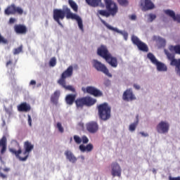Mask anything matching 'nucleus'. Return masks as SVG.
Masks as SVG:
<instances>
[{
  "label": "nucleus",
  "instance_id": "nucleus-1",
  "mask_svg": "<svg viewBox=\"0 0 180 180\" xmlns=\"http://www.w3.org/2000/svg\"><path fill=\"white\" fill-rule=\"evenodd\" d=\"M97 54L100 57H102V58H104L106 63L112 67V68H117L119 64L117 62V58L112 56V54L109 53L107 46L101 45L97 49Z\"/></svg>",
  "mask_w": 180,
  "mask_h": 180
},
{
  "label": "nucleus",
  "instance_id": "nucleus-2",
  "mask_svg": "<svg viewBox=\"0 0 180 180\" xmlns=\"http://www.w3.org/2000/svg\"><path fill=\"white\" fill-rule=\"evenodd\" d=\"M12 147L9 148L10 153L16 157L19 161H26L29 158L30 153L24 150H22V146L17 141H12Z\"/></svg>",
  "mask_w": 180,
  "mask_h": 180
},
{
  "label": "nucleus",
  "instance_id": "nucleus-3",
  "mask_svg": "<svg viewBox=\"0 0 180 180\" xmlns=\"http://www.w3.org/2000/svg\"><path fill=\"white\" fill-rule=\"evenodd\" d=\"M97 109L99 119L103 120L104 122L109 120L112 108L110 107L108 103L100 104L98 105Z\"/></svg>",
  "mask_w": 180,
  "mask_h": 180
},
{
  "label": "nucleus",
  "instance_id": "nucleus-4",
  "mask_svg": "<svg viewBox=\"0 0 180 180\" xmlns=\"http://www.w3.org/2000/svg\"><path fill=\"white\" fill-rule=\"evenodd\" d=\"M94 103H96V99L90 96L78 98L75 100V105L77 108L82 109L84 106H93Z\"/></svg>",
  "mask_w": 180,
  "mask_h": 180
},
{
  "label": "nucleus",
  "instance_id": "nucleus-5",
  "mask_svg": "<svg viewBox=\"0 0 180 180\" xmlns=\"http://www.w3.org/2000/svg\"><path fill=\"white\" fill-rule=\"evenodd\" d=\"M67 8H68V6H64L63 10L58 8L53 10V20L55 22H57L58 25H59V26H61V27H63V24L60 20H64V18H65V14L67 16V11H65V9H67Z\"/></svg>",
  "mask_w": 180,
  "mask_h": 180
},
{
  "label": "nucleus",
  "instance_id": "nucleus-6",
  "mask_svg": "<svg viewBox=\"0 0 180 180\" xmlns=\"http://www.w3.org/2000/svg\"><path fill=\"white\" fill-rule=\"evenodd\" d=\"M65 12L67 13V19H72V20H77L79 28L82 32H84V24H82V19L78 15L71 13V9L69 8H65Z\"/></svg>",
  "mask_w": 180,
  "mask_h": 180
},
{
  "label": "nucleus",
  "instance_id": "nucleus-7",
  "mask_svg": "<svg viewBox=\"0 0 180 180\" xmlns=\"http://www.w3.org/2000/svg\"><path fill=\"white\" fill-rule=\"evenodd\" d=\"M104 2L105 4V8L108 11L109 14L111 16H115V15H116L119 11L117 4H116V3L112 0H104Z\"/></svg>",
  "mask_w": 180,
  "mask_h": 180
},
{
  "label": "nucleus",
  "instance_id": "nucleus-8",
  "mask_svg": "<svg viewBox=\"0 0 180 180\" xmlns=\"http://www.w3.org/2000/svg\"><path fill=\"white\" fill-rule=\"evenodd\" d=\"M147 57L153 64H155V65H156L158 71L165 72L167 71V70H168L167 65L161 62H158L154 54H153L152 53H148Z\"/></svg>",
  "mask_w": 180,
  "mask_h": 180
},
{
  "label": "nucleus",
  "instance_id": "nucleus-9",
  "mask_svg": "<svg viewBox=\"0 0 180 180\" xmlns=\"http://www.w3.org/2000/svg\"><path fill=\"white\" fill-rule=\"evenodd\" d=\"M93 66L94 67V68H96L97 71H99L100 72H103V74H105V75H107V77L112 78V74L109 72V69H108L106 65H105L102 63L96 60H94L93 61Z\"/></svg>",
  "mask_w": 180,
  "mask_h": 180
},
{
  "label": "nucleus",
  "instance_id": "nucleus-10",
  "mask_svg": "<svg viewBox=\"0 0 180 180\" xmlns=\"http://www.w3.org/2000/svg\"><path fill=\"white\" fill-rule=\"evenodd\" d=\"M6 15H15L18 13V15H23V9L20 7H17L15 4H13L8 6L4 11Z\"/></svg>",
  "mask_w": 180,
  "mask_h": 180
},
{
  "label": "nucleus",
  "instance_id": "nucleus-11",
  "mask_svg": "<svg viewBox=\"0 0 180 180\" xmlns=\"http://www.w3.org/2000/svg\"><path fill=\"white\" fill-rule=\"evenodd\" d=\"M131 41L135 46H136L141 51H148V46H147V44H146L144 42L141 41L139 37L132 35L131 36Z\"/></svg>",
  "mask_w": 180,
  "mask_h": 180
},
{
  "label": "nucleus",
  "instance_id": "nucleus-12",
  "mask_svg": "<svg viewBox=\"0 0 180 180\" xmlns=\"http://www.w3.org/2000/svg\"><path fill=\"white\" fill-rule=\"evenodd\" d=\"M110 168V174L112 178H115V176L120 178L122 176V167H120L119 163L116 162L111 163Z\"/></svg>",
  "mask_w": 180,
  "mask_h": 180
},
{
  "label": "nucleus",
  "instance_id": "nucleus-13",
  "mask_svg": "<svg viewBox=\"0 0 180 180\" xmlns=\"http://www.w3.org/2000/svg\"><path fill=\"white\" fill-rule=\"evenodd\" d=\"M86 130L91 134H95L99 130V124L96 121L89 122L86 124Z\"/></svg>",
  "mask_w": 180,
  "mask_h": 180
},
{
  "label": "nucleus",
  "instance_id": "nucleus-14",
  "mask_svg": "<svg viewBox=\"0 0 180 180\" xmlns=\"http://www.w3.org/2000/svg\"><path fill=\"white\" fill-rule=\"evenodd\" d=\"M156 130L158 133H160V134H165V133L169 131V123L165 121L160 122L157 125Z\"/></svg>",
  "mask_w": 180,
  "mask_h": 180
},
{
  "label": "nucleus",
  "instance_id": "nucleus-15",
  "mask_svg": "<svg viewBox=\"0 0 180 180\" xmlns=\"http://www.w3.org/2000/svg\"><path fill=\"white\" fill-rule=\"evenodd\" d=\"M101 23H103V25H104V26H105V27H107V29H108L109 30H112V32H116L117 33H120V34H122L124 40H127V38L129 37V34L127 32L120 31L117 28H115V27H112L111 25L108 24V22H106V21H105L104 20H103L101 18Z\"/></svg>",
  "mask_w": 180,
  "mask_h": 180
},
{
  "label": "nucleus",
  "instance_id": "nucleus-16",
  "mask_svg": "<svg viewBox=\"0 0 180 180\" xmlns=\"http://www.w3.org/2000/svg\"><path fill=\"white\" fill-rule=\"evenodd\" d=\"M82 91L84 93L86 92V94L93 95V96H102V95H103L101 90H99L94 86H87L86 88L82 87Z\"/></svg>",
  "mask_w": 180,
  "mask_h": 180
},
{
  "label": "nucleus",
  "instance_id": "nucleus-17",
  "mask_svg": "<svg viewBox=\"0 0 180 180\" xmlns=\"http://www.w3.org/2000/svg\"><path fill=\"white\" fill-rule=\"evenodd\" d=\"M141 6L143 12L151 11L155 8L154 3L151 0H141Z\"/></svg>",
  "mask_w": 180,
  "mask_h": 180
},
{
  "label": "nucleus",
  "instance_id": "nucleus-18",
  "mask_svg": "<svg viewBox=\"0 0 180 180\" xmlns=\"http://www.w3.org/2000/svg\"><path fill=\"white\" fill-rule=\"evenodd\" d=\"M122 99L123 101H125V102L136 101V96L133 94L131 89H128L123 93Z\"/></svg>",
  "mask_w": 180,
  "mask_h": 180
},
{
  "label": "nucleus",
  "instance_id": "nucleus-19",
  "mask_svg": "<svg viewBox=\"0 0 180 180\" xmlns=\"http://www.w3.org/2000/svg\"><path fill=\"white\" fill-rule=\"evenodd\" d=\"M73 68L72 66H69L66 70H65L62 75L60 78L58 80V82L65 81L66 78L68 77H71L72 75Z\"/></svg>",
  "mask_w": 180,
  "mask_h": 180
},
{
  "label": "nucleus",
  "instance_id": "nucleus-20",
  "mask_svg": "<svg viewBox=\"0 0 180 180\" xmlns=\"http://www.w3.org/2000/svg\"><path fill=\"white\" fill-rule=\"evenodd\" d=\"M14 30L17 34H26L27 27L25 25L19 24L14 26Z\"/></svg>",
  "mask_w": 180,
  "mask_h": 180
},
{
  "label": "nucleus",
  "instance_id": "nucleus-21",
  "mask_svg": "<svg viewBox=\"0 0 180 180\" xmlns=\"http://www.w3.org/2000/svg\"><path fill=\"white\" fill-rule=\"evenodd\" d=\"M165 13L172 18L174 22H177V23H180V14H175V12L172 10H166L165 11Z\"/></svg>",
  "mask_w": 180,
  "mask_h": 180
},
{
  "label": "nucleus",
  "instance_id": "nucleus-22",
  "mask_svg": "<svg viewBox=\"0 0 180 180\" xmlns=\"http://www.w3.org/2000/svg\"><path fill=\"white\" fill-rule=\"evenodd\" d=\"M8 143V139H6V136H3L0 139V148H1L0 153L3 155L4 153H6V146Z\"/></svg>",
  "mask_w": 180,
  "mask_h": 180
},
{
  "label": "nucleus",
  "instance_id": "nucleus-23",
  "mask_svg": "<svg viewBox=\"0 0 180 180\" xmlns=\"http://www.w3.org/2000/svg\"><path fill=\"white\" fill-rule=\"evenodd\" d=\"M79 150H80L82 153H91V151L94 150V145L89 143L85 146L84 144H81L79 146Z\"/></svg>",
  "mask_w": 180,
  "mask_h": 180
},
{
  "label": "nucleus",
  "instance_id": "nucleus-24",
  "mask_svg": "<svg viewBox=\"0 0 180 180\" xmlns=\"http://www.w3.org/2000/svg\"><path fill=\"white\" fill-rule=\"evenodd\" d=\"M30 104H28L26 102L22 103L18 105V110L19 112H30Z\"/></svg>",
  "mask_w": 180,
  "mask_h": 180
},
{
  "label": "nucleus",
  "instance_id": "nucleus-25",
  "mask_svg": "<svg viewBox=\"0 0 180 180\" xmlns=\"http://www.w3.org/2000/svg\"><path fill=\"white\" fill-rule=\"evenodd\" d=\"M75 98H77V95L75 94H68L65 98V103L67 105L71 106L74 105V102L75 103Z\"/></svg>",
  "mask_w": 180,
  "mask_h": 180
},
{
  "label": "nucleus",
  "instance_id": "nucleus-26",
  "mask_svg": "<svg viewBox=\"0 0 180 180\" xmlns=\"http://www.w3.org/2000/svg\"><path fill=\"white\" fill-rule=\"evenodd\" d=\"M60 91H56L51 96V102L53 103V105H58V99L60 98Z\"/></svg>",
  "mask_w": 180,
  "mask_h": 180
},
{
  "label": "nucleus",
  "instance_id": "nucleus-27",
  "mask_svg": "<svg viewBox=\"0 0 180 180\" xmlns=\"http://www.w3.org/2000/svg\"><path fill=\"white\" fill-rule=\"evenodd\" d=\"M58 84L60 85L62 88H64L67 91H70L71 92H75V89L71 85L67 86V82L65 80V81L61 80L60 82H58Z\"/></svg>",
  "mask_w": 180,
  "mask_h": 180
},
{
  "label": "nucleus",
  "instance_id": "nucleus-28",
  "mask_svg": "<svg viewBox=\"0 0 180 180\" xmlns=\"http://www.w3.org/2000/svg\"><path fill=\"white\" fill-rule=\"evenodd\" d=\"M65 155L67 160H68L70 162H73V163L77 162V158L74 155L72 152H71L70 150H66L65 152Z\"/></svg>",
  "mask_w": 180,
  "mask_h": 180
},
{
  "label": "nucleus",
  "instance_id": "nucleus-29",
  "mask_svg": "<svg viewBox=\"0 0 180 180\" xmlns=\"http://www.w3.org/2000/svg\"><path fill=\"white\" fill-rule=\"evenodd\" d=\"M33 148H34V145L32 144V142L29 141H26L25 142H24L25 151L30 154Z\"/></svg>",
  "mask_w": 180,
  "mask_h": 180
},
{
  "label": "nucleus",
  "instance_id": "nucleus-30",
  "mask_svg": "<svg viewBox=\"0 0 180 180\" xmlns=\"http://www.w3.org/2000/svg\"><path fill=\"white\" fill-rule=\"evenodd\" d=\"M86 4H88L90 6H93V8H96V6H99L102 3V0H86Z\"/></svg>",
  "mask_w": 180,
  "mask_h": 180
},
{
  "label": "nucleus",
  "instance_id": "nucleus-31",
  "mask_svg": "<svg viewBox=\"0 0 180 180\" xmlns=\"http://www.w3.org/2000/svg\"><path fill=\"white\" fill-rule=\"evenodd\" d=\"M172 67H175V72L180 77V58L173 62Z\"/></svg>",
  "mask_w": 180,
  "mask_h": 180
},
{
  "label": "nucleus",
  "instance_id": "nucleus-32",
  "mask_svg": "<svg viewBox=\"0 0 180 180\" xmlns=\"http://www.w3.org/2000/svg\"><path fill=\"white\" fill-rule=\"evenodd\" d=\"M166 56L168 58V60H169L170 61V65H173V63L174 61H177L178 59H175V55L169 53V52H166Z\"/></svg>",
  "mask_w": 180,
  "mask_h": 180
},
{
  "label": "nucleus",
  "instance_id": "nucleus-33",
  "mask_svg": "<svg viewBox=\"0 0 180 180\" xmlns=\"http://www.w3.org/2000/svg\"><path fill=\"white\" fill-rule=\"evenodd\" d=\"M97 15H100L101 16H105V18H109V16L111 15L108 10H98L97 11Z\"/></svg>",
  "mask_w": 180,
  "mask_h": 180
},
{
  "label": "nucleus",
  "instance_id": "nucleus-34",
  "mask_svg": "<svg viewBox=\"0 0 180 180\" xmlns=\"http://www.w3.org/2000/svg\"><path fill=\"white\" fill-rule=\"evenodd\" d=\"M68 4L75 12H78V5H77V3H75V1L72 0H69Z\"/></svg>",
  "mask_w": 180,
  "mask_h": 180
},
{
  "label": "nucleus",
  "instance_id": "nucleus-35",
  "mask_svg": "<svg viewBox=\"0 0 180 180\" xmlns=\"http://www.w3.org/2000/svg\"><path fill=\"white\" fill-rule=\"evenodd\" d=\"M138 124H139V118H137L136 122H133L129 125V131H134Z\"/></svg>",
  "mask_w": 180,
  "mask_h": 180
},
{
  "label": "nucleus",
  "instance_id": "nucleus-36",
  "mask_svg": "<svg viewBox=\"0 0 180 180\" xmlns=\"http://www.w3.org/2000/svg\"><path fill=\"white\" fill-rule=\"evenodd\" d=\"M171 50H174L176 54H180V45L172 46Z\"/></svg>",
  "mask_w": 180,
  "mask_h": 180
},
{
  "label": "nucleus",
  "instance_id": "nucleus-37",
  "mask_svg": "<svg viewBox=\"0 0 180 180\" xmlns=\"http://www.w3.org/2000/svg\"><path fill=\"white\" fill-rule=\"evenodd\" d=\"M23 50V46L21 45L18 48L14 49L13 54L14 56H16L17 54H19L20 53H22Z\"/></svg>",
  "mask_w": 180,
  "mask_h": 180
},
{
  "label": "nucleus",
  "instance_id": "nucleus-38",
  "mask_svg": "<svg viewBox=\"0 0 180 180\" xmlns=\"http://www.w3.org/2000/svg\"><path fill=\"white\" fill-rule=\"evenodd\" d=\"M56 64H57V59H56V57L51 58L49 61V65L51 67H56Z\"/></svg>",
  "mask_w": 180,
  "mask_h": 180
},
{
  "label": "nucleus",
  "instance_id": "nucleus-39",
  "mask_svg": "<svg viewBox=\"0 0 180 180\" xmlns=\"http://www.w3.org/2000/svg\"><path fill=\"white\" fill-rule=\"evenodd\" d=\"M73 139H74L76 144H81V143H82V138L78 136L77 135H75L73 136Z\"/></svg>",
  "mask_w": 180,
  "mask_h": 180
},
{
  "label": "nucleus",
  "instance_id": "nucleus-40",
  "mask_svg": "<svg viewBox=\"0 0 180 180\" xmlns=\"http://www.w3.org/2000/svg\"><path fill=\"white\" fill-rule=\"evenodd\" d=\"M56 127L60 133H64V128L63 127L61 122H58L56 124Z\"/></svg>",
  "mask_w": 180,
  "mask_h": 180
},
{
  "label": "nucleus",
  "instance_id": "nucleus-41",
  "mask_svg": "<svg viewBox=\"0 0 180 180\" xmlns=\"http://www.w3.org/2000/svg\"><path fill=\"white\" fill-rule=\"evenodd\" d=\"M156 18H157V15H155V14L150 13L148 15L149 22H153V20H155Z\"/></svg>",
  "mask_w": 180,
  "mask_h": 180
},
{
  "label": "nucleus",
  "instance_id": "nucleus-42",
  "mask_svg": "<svg viewBox=\"0 0 180 180\" xmlns=\"http://www.w3.org/2000/svg\"><path fill=\"white\" fill-rule=\"evenodd\" d=\"M118 3L120 4V5H121L122 6H127L129 2L127 1V0H117Z\"/></svg>",
  "mask_w": 180,
  "mask_h": 180
},
{
  "label": "nucleus",
  "instance_id": "nucleus-43",
  "mask_svg": "<svg viewBox=\"0 0 180 180\" xmlns=\"http://www.w3.org/2000/svg\"><path fill=\"white\" fill-rule=\"evenodd\" d=\"M2 43L3 44H8V39H5L2 35L0 34V44Z\"/></svg>",
  "mask_w": 180,
  "mask_h": 180
},
{
  "label": "nucleus",
  "instance_id": "nucleus-44",
  "mask_svg": "<svg viewBox=\"0 0 180 180\" xmlns=\"http://www.w3.org/2000/svg\"><path fill=\"white\" fill-rule=\"evenodd\" d=\"M82 141L83 144H88L89 143V139H88V137L86 136H82Z\"/></svg>",
  "mask_w": 180,
  "mask_h": 180
},
{
  "label": "nucleus",
  "instance_id": "nucleus-45",
  "mask_svg": "<svg viewBox=\"0 0 180 180\" xmlns=\"http://www.w3.org/2000/svg\"><path fill=\"white\" fill-rule=\"evenodd\" d=\"M15 22H16V19H15V18H11L9 19V23H10L11 25L13 24Z\"/></svg>",
  "mask_w": 180,
  "mask_h": 180
},
{
  "label": "nucleus",
  "instance_id": "nucleus-46",
  "mask_svg": "<svg viewBox=\"0 0 180 180\" xmlns=\"http://www.w3.org/2000/svg\"><path fill=\"white\" fill-rule=\"evenodd\" d=\"M139 134H141L142 137H148V134L144 133L143 131L139 132Z\"/></svg>",
  "mask_w": 180,
  "mask_h": 180
},
{
  "label": "nucleus",
  "instance_id": "nucleus-47",
  "mask_svg": "<svg viewBox=\"0 0 180 180\" xmlns=\"http://www.w3.org/2000/svg\"><path fill=\"white\" fill-rule=\"evenodd\" d=\"M28 124H30V126H32V117L30 116V115H28Z\"/></svg>",
  "mask_w": 180,
  "mask_h": 180
},
{
  "label": "nucleus",
  "instance_id": "nucleus-48",
  "mask_svg": "<svg viewBox=\"0 0 180 180\" xmlns=\"http://www.w3.org/2000/svg\"><path fill=\"white\" fill-rule=\"evenodd\" d=\"M129 18L131 20H136V19H137V16H136V15H131L129 16Z\"/></svg>",
  "mask_w": 180,
  "mask_h": 180
},
{
  "label": "nucleus",
  "instance_id": "nucleus-49",
  "mask_svg": "<svg viewBox=\"0 0 180 180\" xmlns=\"http://www.w3.org/2000/svg\"><path fill=\"white\" fill-rule=\"evenodd\" d=\"M13 61L12 60H9L8 61L6 62V66L9 67V65H12Z\"/></svg>",
  "mask_w": 180,
  "mask_h": 180
},
{
  "label": "nucleus",
  "instance_id": "nucleus-50",
  "mask_svg": "<svg viewBox=\"0 0 180 180\" xmlns=\"http://www.w3.org/2000/svg\"><path fill=\"white\" fill-rule=\"evenodd\" d=\"M169 180H180V176H177V177H169Z\"/></svg>",
  "mask_w": 180,
  "mask_h": 180
},
{
  "label": "nucleus",
  "instance_id": "nucleus-51",
  "mask_svg": "<svg viewBox=\"0 0 180 180\" xmlns=\"http://www.w3.org/2000/svg\"><path fill=\"white\" fill-rule=\"evenodd\" d=\"M134 88H135V89L139 90V89H140V85L134 84Z\"/></svg>",
  "mask_w": 180,
  "mask_h": 180
},
{
  "label": "nucleus",
  "instance_id": "nucleus-52",
  "mask_svg": "<svg viewBox=\"0 0 180 180\" xmlns=\"http://www.w3.org/2000/svg\"><path fill=\"white\" fill-rule=\"evenodd\" d=\"M30 85H36V80H31L30 82Z\"/></svg>",
  "mask_w": 180,
  "mask_h": 180
},
{
  "label": "nucleus",
  "instance_id": "nucleus-53",
  "mask_svg": "<svg viewBox=\"0 0 180 180\" xmlns=\"http://www.w3.org/2000/svg\"><path fill=\"white\" fill-rule=\"evenodd\" d=\"M0 176H1V178H3V179L6 178V175H5V174H4L2 173H0Z\"/></svg>",
  "mask_w": 180,
  "mask_h": 180
},
{
  "label": "nucleus",
  "instance_id": "nucleus-54",
  "mask_svg": "<svg viewBox=\"0 0 180 180\" xmlns=\"http://www.w3.org/2000/svg\"><path fill=\"white\" fill-rule=\"evenodd\" d=\"M4 171L5 172H8V171H9V169H8V168L4 169Z\"/></svg>",
  "mask_w": 180,
  "mask_h": 180
},
{
  "label": "nucleus",
  "instance_id": "nucleus-55",
  "mask_svg": "<svg viewBox=\"0 0 180 180\" xmlns=\"http://www.w3.org/2000/svg\"><path fill=\"white\" fill-rule=\"evenodd\" d=\"M101 8H103L105 6L103 4H101Z\"/></svg>",
  "mask_w": 180,
  "mask_h": 180
},
{
  "label": "nucleus",
  "instance_id": "nucleus-56",
  "mask_svg": "<svg viewBox=\"0 0 180 180\" xmlns=\"http://www.w3.org/2000/svg\"><path fill=\"white\" fill-rule=\"evenodd\" d=\"M0 161H2V157L0 156Z\"/></svg>",
  "mask_w": 180,
  "mask_h": 180
},
{
  "label": "nucleus",
  "instance_id": "nucleus-57",
  "mask_svg": "<svg viewBox=\"0 0 180 180\" xmlns=\"http://www.w3.org/2000/svg\"><path fill=\"white\" fill-rule=\"evenodd\" d=\"M72 141V138H71V139H70V141Z\"/></svg>",
  "mask_w": 180,
  "mask_h": 180
}]
</instances>
